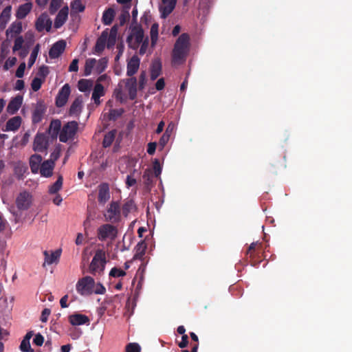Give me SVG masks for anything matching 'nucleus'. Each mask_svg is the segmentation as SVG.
I'll return each mask as SVG.
<instances>
[{
  "mask_svg": "<svg viewBox=\"0 0 352 352\" xmlns=\"http://www.w3.org/2000/svg\"><path fill=\"white\" fill-rule=\"evenodd\" d=\"M118 234V230L116 226L106 223L98 228L97 235L100 241H104L107 239H115Z\"/></svg>",
  "mask_w": 352,
  "mask_h": 352,
  "instance_id": "7",
  "label": "nucleus"
},
{
  "mask_svg": "<svg viewBox=\"0 0 352 352\" xmlns=\"http://www.w3.org/2000/svg\"><path fill=\"white\" fill-rule=\"evenodd\" d=\"M69 13L67 6L63 7L57 14L54 20V28L58 29L66 22Z\"/></svg>",
  "mask_w": 352,
  "mask_h": 352,
  "instance_id": "16",
  "label": "nucleus"
},
{
  "mask_svg": "<svg viewBox=\"0 0 352 352\" xmlns=\"http://www.w3.org/2000/svg\"><path fill=\"white\" fill-rule=\"evenodd\" d=\"M17 59L16 57L8 58L5 64L3 65L4 70H8L10 68L12 67L16 63Z\"/></svg>",
  "mask_w": 352,
  "mask_h": 352,
  "instance_id": "56",
  "label": "nucleus"
},
{
  "mask_svg": "<svg viewBox=\"0 0 352 352\" xmlns=\"http://www.w3.org/2000/svg\"><path fill=\"white\" fill-rule=\"evenodd\" d=\"M190 50V36L187 33L182 34L177 39L172 52L173 65H182L186 59Z\"/></svg>",
  "mask_w": 352,
  "mask_h": 352,
  "instance_id": "1",
  "label": "nucleus"
},
{
  "mask_svg": "<svg viewBox=\"0 0 352 352\" xmlns=\"http://www.w3.org/2000/svg\"><path fill=\"white\" fill-rule=\"evenodd\" d=\"M153 170L149 168L146 169L144 172L142 178L145 186L148 188H150L153 185Z\"/></svg>",
  "mask_w": 352,
  "mask_h": 352,
  "instance_id": "34",
  "label": "nucleus"
},
{
  "mask_svg": "<svg viewBox=\"0 0 352 352\" xmlns=\"http://www.w3.org/2000/svg\"><path fill=\"white\" fill-rule=\"evenodd\" d=\"M124 111L122 109H111L109 112V119L110 120H116L118 118L122 116Z\"/></svg>",
  "mask_w": 352,
  "mask_h": 352,
  "instance_id": "53",
  "label": "nucleus"
},
{
  "mask_svg": "<svg viewBox=\"0 0 352 352\" xmlns=\"http://www.w3.org/2000/svg\"><path fill=\"white\" fill-rule=\"evenodd\" d=\"M116 135V131L112 130L105 134L103 141L102 146L104 148L109 147L113 143Z\"/></svg>",
  "mask_w": 352,
  "mask_h": 352,
  "instance_id": "35",
  "label": "nucleus"
},
{
  "mask_svg": "<svg viewBox=\"0 0 352 352\" xmlns=\"http://www.w3.org/2000/svg\"><path fill=\"white\" fill-rule=\"evenodd\" d=\"M96 64V60L95 58H88L86 60L84 69V75L85 76H88L91 74L92 70L95 69Z\"/></svg>",
  "mask_w": 352,
  "mask_h": 352,
  "instance_id": "36",
  "label": "nucleus"
},
{
  "mask_svg": "<svg viewBox=\"0 0 352 352\" xmlns=\"http://www.w3.org/2000/svg\"><path fill=\"white\" fill-rule=\"evenodd\" d=\"M63 0H52L50 4L49 12L51 14H55L60 8Z\"/></svg>",
  "mask_w": 352,
  "mask_h": 352,
  "instance_id": "43",
  "label": "nucleus"
},
{
  "mask_svg": "<svg viewBox=\"0 0 352 352\" xmlns=\"http://www.w3.org/2000/svg\"><path fill=\"white\" fill-rule=\"evenodd\" d=\"M95 281L91 276L80 279L76 284V290L82 296L90 295L94 292Z\"/></svg>",
  "mask_w": 352,
  "mask_h": 352,
  "instance_id": "5",
  "label": "nucleus"
},
{
  "mask_svg": "<svg viewBox=\"0 0 352 352\" xmlns=\"http://www.w3.org/2000/svg\"><path fill=\"white\" fill-rule=\"evenodd\" d=\"M49 74V69L47 66L43 65L39 67L37 75L41 77L42 80H45V78Z\"/></svg>",
  "mask_w": 352,
  "mask_h": 352,
  "instance_id": "55",
  "label": "nucleus"
},
{
  "mask_svg": "<svg viewBox=\"0 0 352 352\" xmlns=\"http://www.w3.org/2000/svg\"><path fill=\"white\" fill-rule=\"evenodd\" d=\"M22 31L21 22H14L11 24L9 28L6 30V34H14V35L19 34Z\"/></svg>",
  "mask_w": 352,
  "mask_h": 352,
  "instance_id": "38",
  "label": "nucleus"
},
{
  "mask_svg": "<svg viewBox=\"0 0 352 352\" xmlns=\"http://www.w3.org/2000/svg\"><path fill=\"white\" fill-rule=\"evenodd\" d=\"M124 84V88L129 93V99L133 100L137 97L138 82L135 77L123 79L121 82Z\"/></svg>",
  "mask_w": 352,
  "mask_h": 352,
  "instance_id": "10",
  "label": "nucleus"
},
{
  "mask_svg": "<svg viewBox=\"0 0 352 352\" xmlns=\"http://www.w3.org/2000/svg\"><path fill=\"white\" fill-rule=\"evenodd\" d=\"M69 322L74 326L82 325L89 322V318L83 314H75L69 318Z\"/></svg>",
  "mask_w": 352,
  "mask_h": 352,
  "instance_id": "21",
  "label": "nucleus"
},
{
  "mask_svg": "<svg viewBox=\"0 0 352 352\" xmlns=\"http://www.w3.org/2000/svg\"><path fill=\"white\" fill-rule=\"evenodd\" d=\"M78 87L81 92H85L89 89L90 85L87 80L81 79L78 81Z\"/></svg>",
  "mask_w": 352,
  "mask_h": 352,
  "instance_id": "49",
  "label": "nucleus"
},
{
  "mask_svg": "<svg viewBox=\"0 0 352 352\" xmlns=\"http://www.w3.org/2000/svg\"><path fill=\"white\" fill-rule=\"evenodd\" d=\"M52 21L49 17L47 14L42 13L36 19L35 22V28L38 32H43L45 30L50 32L52 28Z\"/></svg>",
  "mask_w": 352,
  "mask_h": 352,
  "instance_id": "8",
  "label": "nucleus"
},
{
  "mask_svg": "<svg viewBox=\"0 0 352 352\" xmlns=\"http://www.w3.org/2000/svg\"><path fill=\"white\" fill-rule=\"evenodd\" d=\"M114 94L117 100H123L124 94L121 89V82L118 84V88L115 89Z\"/></svg>",
  "mask_w": 352,
  "mask_h": 352,
  "instance_id": "61",
  "label": "nucleus"
},
{
  "mask_svg": "<svg viewBox=\"0 0 352 352\" xmlns=\"http://www.w3.org/2000/svg\"><path fill=\"white\" fill-rule=\"evenodd\" d=\"M44 342V338L41 333H37L33 339V343L36 346H42Z\"/></svg>",
  "mask_w": 352,
  "mask_h": 352,
  "instance_id": "59",
  "label": "nucleus"
},
{
  "mask_svg": "<svg viewBox=\"0 0 352 352\" xmlns=\"http://www.w3.org/2000/svg\"><path fill=\"white\" fill-rule=\"evenodd\" d=\"M32 3L27 1L25 3L20 5L16 12V17L18 19H23L31 12Z\"/></svg>",
  "mask_w": 352,
  "mask_h": 352,
  "instance_id": "20",
  "label": "nucleus"
},
{
  "mask_svg": "<svg viewBox=\"0 0 352 352\" xmlns=\"http://www.w3.org/2000/svg\"><path fill=\"white\" fill-rule=\"evenodd\" d=\"M43 254L45 256L43 266H45V264L51 265L56 262L60 256V250L53 252L51 254H49L47 251H44Z\"/></svg>",
  "mask_w": 352,
  "mask_h": 352,
  "instance_id": "31",
  "label": "nucleus"
},
{
  "mask_svg": "<svg viewBox=\"0 0 352 352\" xmlns=\"http://www.w3.org/2000/svg\"><path fill=\"white\" fill-rule=\"evenodd\" d=\"M44 81L45 80H42L40 78L35 77L31 82V87L32 90L34 91H38L41 89V85L44 82Z\"/></svg>",
  "mask_w": 352,
  "mask_h": 352,
  "instance_id": "45",
  "label": "nucleus"
},
{
  "mask_svg": "<svg viewBox=\"0 0 352 352\" xmlns=\"http://www.w3.org/2000/svg\"><path fill=\"white\" fill-rule=\"evenodd\" d=\"M110 199L109 186L107 183L98 186V201L100 204H104Z\"/></svg>",
  "mask_w": 352,
  "mask_h": 352,
  "instance_id": "15",
  "label": "nucleus"
},
{
  "mask_svg": "<svg viewBox=\"0 0 352 352\" xmlns=\"http://www.w3.org/2000/svg\"><path fill=\"white\" fill-rule=\"evenodd\" d=\"M144 41V30L141 25H137L131 28V33L128 36L126 42L129 47L136 49Z\"/></svg>",
  "mask_w": 352,
  "mask_h": 352,
  "instance_id": "3",
  "label": "nucleus"
},
{
  "mask_svg": "<svg viewBox=\"0 0 352 352\" xmlns=\"http://www.w3.org/2000/svg\"><path fill=\"white\" fill-rule=\"evenodd\" d=\"M27 167L20 163L17 164L14 166V173L18 176L19 178L21 177L25 173Z\"/></svg>",
  "mask_w": 352,
  "mask_h": 352,
  "instance_id": "48",
  "label": "nucleus"
},
{
  "mask_svg": "<svg viewBox=\"0 0 352 352\" xmlns=\"http://www.w3.org/2000/svg\"><path fill=\"white\" fill-rule=\"evenodd\" d=\"M146 83V72L145 71H142L140 76L138 80V88L140 90H142L144 89V87Z\"/></svg>",
  "mask_w": 352,
  "mask_h": 352,
  "instance_id": "47",
  "label": "nucleus"
},
{
  "mask_svg": "<svg viewBox=\"0 0 352 352\" xmlns=\"http://www.w3.org/2000/svg\"><path fill=\"white\" fill-rule=\"evenodd\" d=\"M105 220L111 223H118L121 219V208L118 201H111L104 214Z\"/></svg>",
  "mask_w": 352,
  "mask_h": 352,
  "instance_id": "4",
  "label": "nucleus"
},
{
  "mask_svg": "<svg viewBox=\"0 0 352 352\" xmlns=\"http://www.w3.org/2000/svg\"><path fill=\"white\" fill-rule=\"evenodd\" d=\"M125 275L126 272L124 270L116 267H113L109 272V276L112 277H120Z\"/></svg>",
  "mask_w": 352,
  "mask_h": 352,
  "instance_id": "51",
  "label": "nucleus"
},
{
  "mask_svg": "<svg viewBox=\"0 0 352 352\" xmlns=\"http://www.w3.org/2000/svg\"><path fill=\"white\" fill-rule=\"evenodd\" d=\"M63 177L59 175L57 180L50 187L49 193L50 194H56L62 188L63 186Z\"/></svg>",
  "mask_w": 352,
  "mask_h": 352,
  "instance_id": "39",
  "label": "nucleus"
},
{
  "mask_svg": "<svg viewBox=\"0 0 352 352\" xmlns=\"http://www.w3.org/2000/svg\"><path fill=\"white\" fill-rule=\"evenodd\" d=\"M108 65V58L106 57H103L99 59L98 61L96 60V64L95 66V71L97 74L102 73Z\"/></svg>",
  "mask_w": 352,
  "mask_h": 352,
  "instance_id": "37",
  "label": "nucleus"
},
{
  "mask_svg": "<svg viewBox=\"0 0 352 352\" xmlns=\"http://www.w3.org/2000/svg\"><path fill=\"white\" fill-rule=\"evenodd\" d=\"M20 349L23 352H32V349H31L30 341H26L23 340L20 344Z\"/></svg>",
  "mask_w": 352,
  "mask_h": 352,
  "instance_id": "57",
  "label": "nucleus"
},
{
  "mask_svg": "<svg viewBox=\"0 0 352 352\" xmlns=\"http://www.w3.org/2000/svg\"><path fill=\"white\" fill-rule=\"evenodd\" d=\"M116 34H117V28H116V26H113V27H112L111 32H110V35H109V43H111L112 44H114L115 41H116Z\"/></svg>",
  "mask_w": 352,
  "mask_h": 352,
  "instance_id": "62",
  "label": "nucleus"
},
{
  "mask_svg": "<svg viewBox=\"0 0 352 352\" xmlns=\"http://www.w3.org/2000/svg\"><path fill=\"white\" fill-rule=\"evenodd\" d=\"M106 263L104 251L98 250L89 265V272L93 275H95L96 272H102L104 270Z\"/></svg>",
  "mask_w": 352,
  "mask_h": 352,
  "instance_id": "2",
  "label": "nucleus"
},
{
  "mask_svg": "<svg viewBox=\"0 0 352 352\" xmlns=\"http://www.w3.org/2000/svg\"><path fill=\"white\" fill-rule=\"evenodd\" d=\"M47 137L43 133H38L34 140V150L37 152H43L47 146Z\"/></svg>",
  "mask_w": 352,
  "mask_h": 352,
  "instance_id": "13",
  "label": "nucleus"
},
{
  "mask_svg": "<svg viewBox=\"0 0 352 352\" xmlns=\"http://www.w3.org/2000/svg\"><path fill=\"white\" fill-rule=\"evenodd\" d=\"M151 45L153 46L155 45L157 38H158V24L157 23H153L151 25Z\"/></svg>",
  "mask_w": 352,
  "mask_h": 352,
  "instance_id": "41",
  "label": "nucleus"
},
{
  "mask_svg": "<svg viewBox=\"0 0 352 352\" xmlns=\"http://www.w3.org/2000/svg\"><path fill=\"white\" fill-rule=\"evenodd\" d=\"M140 60L138 56L134 55L131 57L126 67V75L128 76L132 77L138 72L140 67Z\"/></svg>",
  "mask_w": 352,
  "mask_h": 352,
  "instance_id": "17",
  "label": "nucleus"
},
{
  "mask_svg": "<svg viewBox=\"0 0 352 352\" xmlns=\"http://www.w3.org/2000/svg\"><path fill=\"white\" fill-rule=\"evenodd\" d=\"M146 248L147 245L144 241L139 242L135 248V254L134 255V258L142 260L145 254Z\"/></svg>",
  "mask_w": 352,
  "mask_h": 352,
  "instance_id": "30",
  "label": "nucleus"
},
{
  "mask_svg": "<svg viewBox=\"0 0 352 352\" xmlns=\"http://www.w3.org/2000/svg\"><path fill=\"white\" fill-rule=\"evenodd\" d=\"M141 348L138 343H129L126 346V352H140Z\"/></svg>",
  "mask_w": 352,
  "mask_h": 352,
  "instance_id": "52",
  "label": "nucleus"
},
{
  "mask_svg": "<svg viewBox=\"0 0 352 352\" xmlns=\"http://www.w3.org/2000/svg\"><path fill=\"white\" fill-rule=\"evenodd\" d=\"M78 126V122L76 121H71L65 124L59 134L60 142H67L69 139L73 138L77 132Z\"/></svg>",
  "mask_w": 352,
  "mask_h": 352,
  "instance_id": "6",
  "label": "nucleus"
},
{
  "mask_svg": "<svg viewBox=\"0 0 352 352\" xmlns=\"http://www.w3.org/2000/svg\"><path fill=\"white\" fill-rule=\"evenodd\" d=\"M157 147V143L155 142H149L147 145V153L152 155L155 153Z\"/></svg>",
  "mask_w": 352,
  "mask_h": 352,
  "instance_id": "64",
  "label": "nucleus"
},
{
  "mask_svg": "<svg viewBox=\"0 0 352 352\" xmlns=\"http://www.w3.org/2000/svg\"><path fill=\"white\" fill-rule=\"evenodd\" d=\"M54 162L52 160L44 161L40 167V174L45 177H51L53 174Z\"/></svg>",
  "mask_w": 352,
  "mask_h": 352,
  "instance_id": "18",
  "label": "nucleus"
},
{
  "mask_svg": "<svg viewBox=\"0 0 352 352\" xmlns=\"http://www.w3.org/2000/svg\"><path fill=\"white\" fill-rule=\"evenodd\" d=\"M257 246H258V243H252L246 252V256L248 258L250 259L251 265L253 266H255L257 264L256 261L254 260Z\"/></svg>",
  "mask_w": 352,
  "mask_h": 352,
  "instance_id": "33",
  "label": "nucleus"
},
{
  "mask_svg": "<svg viewBox=\"0 0 352 352\" xmlns=\"http://www.w3.org/2000/svg\"><path fill=\"white\" fill-rule=\"evenodd\" d=\"M129 18V13L128 11L123 12L119 16L120 25H123L126 20Z\"/></svg>",
  "mask_w": 352,
  "mask_h": 352,
  "instance_id": "63",
  "label": "nucleus"
},
{
  "mask_svg": "<svg viewBox=\"0 0 352 352\" xmlns=\"http://www.w3.org/2000/svg\"><path fill=\"white\" fill-rule=\"evenodd\" d=\"M71 8L72 11L76 12H82L85 10V6L82 4L81 0H74L71 3Z\"/></svg>",
  "mask_w": 352,
  "mask_h": 352,
  "instance_id": "42",
  "label": "nucleus"
},
{
  "mask_svg": "<svg viewBox=\"0 0 352 352\" xmlns=\"http://www.w3.org/2000/svg\"><path fill=\"white\" fill-rule=\"evenodd\" d=\"M170 137H169L168 135L164 133L162 136L160 138L159 140V145L161 147V149L164 148L165 145L168 143L169 139Z\"/></svg>",
  "mask_w": 352,
  "mask_h": 352,
  "instance_id": "60",
  "label": "nucleus"
},
{
  "mask_svg": "<svg viewBox=\"0 0 352 352\" xmlns=\"http://www.w3.org/2000/svg\"><path fill=\"white\" fill-rule=\"evenodd\" d=\"M38 51H39V45L38 44L34 47V48L33 49V50L30 54V58L28 60L29 67H31L34 64L36 57L38 56Z\"/></svg>",
  "mask_w": 352,
  "mask_h": 352,
  "instance_id": "44",
  "label": "nucleus"
},
{
  "mask_svg": "<svg viewBox=\"0 0 352 352\" xmlns=\"http://www.w3.org/2000/svg\"><path fill=\"white\" fill-rule=\"evenodd\" d=\"M114 17L115 10L113 8H109L103 12L102 19V23L106 25H109L113 21Z\"/></svg>",
  "mask_w": 352,
  "mask_h": 352,
  "instance_id": "32",
  "label": "nucleus"
},
{
  "mask_svg": "<svg viewBox=\"0 0 352 352\" xmlns=\"http://www.w3.org/2000/svg\"><path fill=\"white\" fill-rule=\"evenodd\" d=\"M23 102V97L17 96L12 98L7 107V111L10 114H14L21 107Z\"/></svg>",
  "mask_w": 352,
  "mask_h": 352,
  "instance_id": "19",
  "label": "nucleus"
},
{
  "mask_svg": "<svg viewBox=\"0 0 352 352\" xmlns=\"http://www.w3.org/2000/svg\"><path fill=\"white\" fill-rule=\"evenodd\" d=\"M82 100L80 97L76 98L72 102L69 110V114L71 116H78L81 112L82 107Z\"/></svg>",
  "mask_w": 352,
  "mask_h": 352,
  "instance_id": "22",
  "label": "nucleus"
},
{
  "mask_svg": "<svg viewBox=\"0 0 352 352\" xmlns=\"http://www.w3.org/2000/svg\"><path fill=\"white\" fill-rule=\"evenodd\" d=\"M108 33L107 31H103L100 36L97 39L94 46V52L96 53L102 52L105 47Z\"/></svg>",
  "mask_w": 352,
  "mask_h": 352,
  "instance_id": "24",
  "label": "nucleus"
},
{
  "mask_svg": "<svg viewBox=\"0 0 352 352\" xmlns=\"http://www.w3.org/2000/svg\"><path fill=\"white\" fill-rule=\"evenodd\" d=\"M24 43L23 38L20 36L16 38L14 41V44L12 48L13 52L18 51L21 49L23 44Z\"/></svg>",
  "mask_w": 352,
  "mask_h": 352,
  "instance_id": "54",
  "label": "nucleus"
},
{
  "mask_svg": "<svg viewBox=\"0 0 352 352\" xmlns=\"http://www.w3.org/2000/svg\"><path fill=\"white\" fill-rule=\"evenodd\" d=\"M21 124V118L20 116L13 117L8 120L6 124V130L7 131H15L18 130Z\"/></svg>",
  "mask_w": 352,
  "mask_h": 352,
  "instance_id": "23",
  "label": "nucleus"
},
{
  "mask_svg": "<svg viewBox=\"0 0 352 352\" xmlns=\"http://www.w3.org/2000/svg\"><path fill=\"white\" fill-rule=\"evenodd\" d=\"M177 0H172L170 2L164 4V6L160 7L161 17L166 19L175 9Z\"/></svg>",
  "mask_w": 352,
  "mask_h": 352,
  "instance_id": "26",
  "label": "nucleus"
},
{
  "mask_svg": "<svg viewBox=\"0 0 352 352\" xmlns=\"http://www.w3.org/2000/svg\"><path fill=\"white\" fill-rule=\"evenodd\" d=\"M135 207L134 202L132 200H129L126 201L121 209V211L124 217H127L128 214L131 212V210Z\"/></svg>",
  "mask_w": 352,
  "mask_h": 352,
  "instance_id": "40",
  "label": "nucleus"
},
{
  "mask_svg": "<svg viewBox=\"0 0 352 352\" xmlns=\"http://www.w3.org/2000/svg\"><path fill=\"white\" fill-rule=\"evenodd\" d=\"M25 69V63H21L16 71L15 76L17 78H22L24 75Z\"/></svg>",
  "mask_w": 352,
  "mask_h": 352,
  "instance_id": "58",
  "label": "nucleus"
},
{
  "mask_svg": "<svg viewBox=\"0 0 352 352\" xmlns=\"http://www.w3.org/2000/svg\"><path fill=\"white\" fill-rule=\"evenodd\" d=\"M70 91V87L68 84L64 85L59 90L56 98V105L58 107H62L67 103Z\"/></svg>",
  "mask_w": 352,
  "mask_h": 352,
  "instance_id": "12",
  "label": "nucleus"
},
{
  "mask_svg": "<svg viewBox=\"0 0 352 352\" xmlns=\"http://www.w3.org/2000/svg\"><path fill=\"white\" fill-rule=\"evenodd\" d=\"M32 196L30 193L26 190L21 192L16 199V205L19 210H28L31 204Z\"/></svg>",
  "mask_w": 352,
  "mask_h": 352,
  "instance_id": "9",
  "label": "nucleus"
},
{
  "mask_svg": "<svg viewBox=\"0 0 352 352\" xmlns=\"http://www.w3.org/2000/svg\"><path fill=\"white\" fill-rule=\"evenodd\" d=\"M46 109L47 107L44 101L38 100L32 112V121L33 124L39 123L42 120Z\"/></svg>",
  "mask_w": 352,
  "mask_h": 352,
  "instance_id": "11",
  "label": "nucleus"
},
{
  "mask_svg": "<svg viewBox=\"0 0 352 352\" xmlns=\"http://www.w3.org/2000/svg\"><path fill=\"white\" fill-rule=\"evenodd\" d=\"M11 6H6L0 14V28L4 29L10 20L11 13Z\"/></svg>",
  "mask_w": 352,
  "mask_h": 352,
  "instance_id": "29",
  "label": "nucleus"
},
{
  "mask_svg": "<svg viewBox=\"0 0 352 352\" xmlns=\"http://www.w3.org/2000/svg\"><path fill=\"white\" fill-rule=\"evenodd\" d=\"M42 157L39 155H33L30 159V166L33 173H37L41 165Z\"/></svg>",
  "mask_w": 352,
  "mask_h": 352,
  "instance_id": "28",
  "label": "nucleus"
},
{
  "mask_svg": "<svg viewBox=\"0 0 352 352\" xmlns=\"http://www.w3.org/2000/svg\"><path fill=\"white\" fill-rule=\"evenodd\" d=\"M61 122L59 120H52L50 122L48 132L49 134L53 138H56L59 132L60 133Z\"/></svg>",
  "mask_w": 352,
  "mask_h": 352,
  "instance_id": "27",
  "label": "nucleus"
},
{
  "mask_svg": "<svg viewBox=\"0 0 352 352\" xmlns=\"http://www.w3.org/2000/svg\"><path fill=\"white\" fill-rule=\"evenodd\" d=\"M162 63L159 59L153 61L151 66V79L155 80L162 72Z\"/></svg>",
  "mask_w": 352,
  "mask_h": 352,
  "instance_id": "25",
  "label": "nucleus"
},
{
  "mask_svg": "<svg viewBox=\"0 0 352 352\" xmlns=\"http://www.w3.org/2000/svg\"><path fill=\"white\" fill-rule=\"evenodd\" d=\"M104 94L103 85L101 83H96L94 86L92 95L103 96Z\"/></svg>",
  "mask_w": 352,
  "mask_h": 352,
  "instance_id": "50",
  "label": "nucleus"
},
{
  "mask_svg": "<svg viewBox=\"0 0 352 352\" xmlns=\"http://www.w3.org/2000/svg\"><path fill=\"white\" fill-rule=\"evenodd\" d=\"M66 47V42L64 40H60L56 42L50 48L49 56L51 58L59 57L64 52Z\"/></svg>",
  "mask_w": 352,
  "mask_h": 352,
  "instance_id": "14",
  "label": "nucleus"
},
{
  "mask_svg": "<svg viewBox=\"0 0 352 352\" xmlns=\"http://www.w3.org/2000/svg\"><path fill=\"white\" fill-rule=\"evenodd\" d=\"M153 175L155 177H160V175L162 173V166L160 164V162L159 160L155 159L153 164Z\"/></svg>",
  "mask_w": 352,
  "mask_h": 352,
  "instance_id": "46",
  "label": "nucleus"
}]
</instances>
